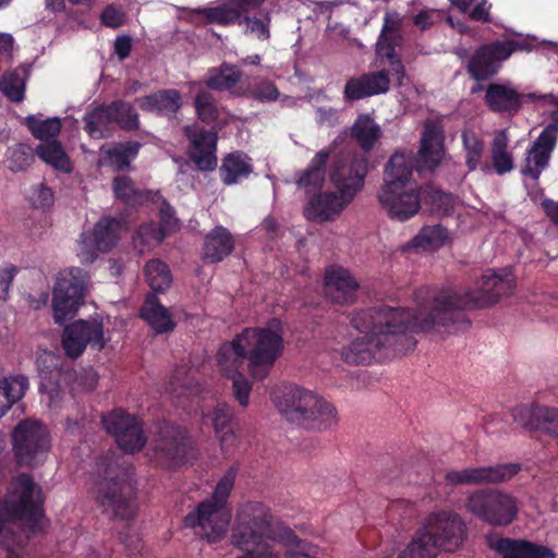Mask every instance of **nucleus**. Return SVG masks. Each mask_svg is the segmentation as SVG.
<instances>
[{
    "instance_id": "ddd939ff",
    "label": "nucleus",
    "mask_w": 558,
    "mask_h": 558,
    "mask_svg": "<svg viewBox=\"0 0 558 558\" xmlns=\"http://www.w3.org/2000/svg\"><path fill=\"white\" fill-rule=\"evenodd\" d=\"M86 296V272L73 267L60 272L52 291V310L54 322L63 325L72 319Z\"/></svg>"
},
{
    "instance_id": "f3484780",
    "label": "nucleus",
    "mask_w": 558,
    "mask_h": 558,
    "mask_svg": "<svg viewBox=\"0 0 558 558\" xmlns=\"http://www.w3.org/2000/svg\"><path fill=\"white\" fill-rule=\"evenodd\" d=\"M87 344L97 351L105 348L102 322L80 319L64 328L62 348L69 357L77 359L81 356Z\"/></svg>"
},
{
    "instance_id": "4c0bfd02",
    "label": "nucleus",
    "mask_w": 558,
    "mask_h": 558,
    "mask_svg": "<svg viewBox=\"0 0 558 558\" xmlns=\"http://www.w3.org/2000/svg\"><path fill=\"white\" fill-rule=\"evenodd\" d=\"M209 417L221 448L226 450L233 446L236 438L233 432V409L227 403H218Z\"/></svg>"
},
{
    "instance_id": "423d86ee",
    "label": "nucleus",
    "mask_w": 558,
    "mask_h": 558,
    "mask_svg": "<svg viewBox=\"0 0 558 558\" xmlns=\"http://www.w3.org/2000/svg\"><path fill=\"white\" fill-rule=\"evenodd\" d=\"M43 514L40 487L31 474H20L11 483V495L0 498V545L9 548L15 543L11 524L23 521L35 529Z\"/></svg>"
},
{
    "instance_id": "dca6fc26",
    "label": "nucleus",
    "mask_w": 558,
    "mask_h": 558,
    "mask_svg": "<svg viewBox=\"0 0 558 558\" xmlns=\"http://www.w3.org/2000/svg\"><path fill=\"white\" fill-rule=\"evenodd\" d=\"M367 167L365 157L341 154L332 160L329 179L347 201H352L364 185Z\"/></svg>"
},
{
    "instance_id": "bb28decb",
    "label": "nucleus",
    "mask_w": 558,
    "mask_h": 558,
    "mask_svg": "<svg viewBox=\"0 0 558 558\" xmlns=\"http://www.w3.org/2000/svg\"><path fill=\"white\" fill-rule=\"evenodd\" d=\"M141 110L173 120L182 107V96L178 89H159L137 99Z\"/></svg>"
},
{
    "instance_id": "4468645a",
    "label": "nucleus",
    "mask_w": 558,
    "mask_h": 558,
    "mask_svg": "<svg viewBox=\"0 0 558 558\" xmlns=\"http://www.w3.org/2000/svg\"><path fill=\"white\" fill-rule=\"evenodd\" d=\"M525 49L521 40H495L480 46L466 64V71L476 82L494 77L500 70L501 63L514 51Z\"/></svg>"
},
{
    "instance_id": "4d7b16f0",
    "label": "nucleus",
    "mask_w": 558,
    "mask_h": 558,
    "mask_svg": "<svg viewBox=\"0 0 558 558\" xmlns=\"http://www.w3.org/2000/svg\"><path fill=\"white\" fill-rule=\"evenodd\" d=\"M165 231L161 227L154 223H145L138 227L135 232V245L150 246L160 244L165 239Z\"/></svg>"
},
{
    "instance_id": "6e6552de",
    "label": "nucleus",
    "mask_w": 558,
    "mask_h": 558,
    "mask_svg": "<svg viewBox=\"0 0 558 558\" xmlns=\"http://www.w3.org/2000/svg\"><path fill=\"white\" fill-rule=\"evenodd\" d=\"M351 325L364 333L363 337L353 340L341 352V357L347 364H371L375 349L383 345L384 311L381 307H371L354 311Z\"/></svg>"
},
{
    "instance_id": "680f3d73",
    "label": "nucleus",
    "mask_w": 558,
    "mask_h": 558,
    "mask_svg": "<svg viewBox=\"0 0 558 558\" xmlns=\"http://www.w3.org/2000/svg\"><path fill=\"white\" fill-rule=\"evenodd\" d=\"M229 378L232 379V389L235 400L240 405L247 407L252 391L251 383L243 374H235Z\"/></svg>"
},
{
    "instance_id": "e2e57ef3",
    "label": "nucleus",
    "mask_w": 558,
    "mask_h": 558,
    "mask_svg": "<svg viewBox=\"0 0 558 558\" xmlns=\"http://www.w3.org/2000/svg\"><path fill=\"white\" fill-rule=\"evenodd\" d=\"M242 24L247 25V31L254 34L259 40H267L270 37L269 22L270 19L267 16V22L254 16L244 15L241 19Z\"/></svg>"
},
{
    "instance_id": "e433bc0d",
    "label": "nucleus",
    "mask_w": 558,
    "mask_h": 558,
    "mask_svg": "<svg viewBox=\"0 0 558 558\" xmlns=\"http://www.w3.org/2000/svg\"><path fill=\"white\" fill-rule=\"evenodd\" d=\"M449 238V232L440 223L427 225L405 245V250H422L434 252L442 247Z\"/></svg>"
},
{
    "instance_id": "7c9ffc66",
    "label": "nucleus",
    "mask_w": 558,
    "mask_h": 558,
    "mask_svg": "<svg viewBox=\"0 0 558 558\" xmlns=\"http://www.w3.org/2000/svg\"><path fill=\"white\" fill-rule=\"evenodd\" d=\"M313 405L305 410L300 427L311 430H327L338 424V411L328 400L313 393Z\"/></svg>"
},
{
    "instance_id": "4be33fe9",
    "label": "nucleus",
    "mask_w": 558,
    "mask_h": 558,
    "mask_svg": "<svg viewBox=\"0 0 558 558\" xmlns=\"http://www.w3.org/2000/svg\"><path fill=\"white\" fill-rule=\"evenodd\" d=\"M513 421L529 430L558 437V409L539 404H520L511 410Z\"/></svg>"
},
{
    "instance_id": "13d9d810",
    "label": "nucleus",
    "mask_w": 558,
    "mask_h": 558,
    "mask_svg": "<svg viewBox=\"0 0 558 558\" xmlns=\"http://www.w3.org/2000/svg\"><path fill=\"white\" fill-rule=\"evenodd\" d=\"M248 93L252 98L262 102L276 101L279 98L276 84L267 78L254 83Z\"/></svg>"
},
{
    "instance_id": "bf43d9fd",
    "label": "nucleus",
    "mask_w": 558,
    "mask_h": 558,
    "mask_svg": "<svg viewBox=\"0 0 558 558\" xmlns=\"http://www.w3.org/2000/svg\"><path fill=\"white\" fill-rule=\"evenodd\" d=\"M0 90L11 100L21 101L24 97V90L20 82V76L15 73L3 75L0 80Z\"/></svg>"
},
{
    "instance_id": "2f4dec72",
    "label": "nucleus",
    "mask_w": 558,
    "mask_h": 558,
    "mask_svg": "<svg viewBox=\"0 0 558 558\" xmlns=\"http://www.w3.org/2000/svg\"><path fill=\"white\" fill-rule=\"evenodd\" d=\"M140 317L158 335L169 333L177 324L169 310L155 293H147L140 308Z\"/></svg>"
},
{
    "instance_id": "de8ad7c7",
    "label": "nucleus",
    "mask_w": 558,
    "mask_h": 558,
    "mask_svg": "<svg viewBox=\"0 0 558 558\" xmlns=\"http://www.w3.org/2000/svg\"><path fill=\"white\" fill-rule=\"evenodd\" d=\"M109 108L112 113L113 125L116 124L119 129L126 132L140 129V116L131 102L117 99L109 104Z\"/></svg>"
},
{
    "instance_id": "39448f33",
    "label": "nucleus",
    "mask_w": 558,
    "mask_h": 558,
    "mask_svg": "<svg viewBox=\"0 0 558 558\" xmlns=\"http://www.w3.org/2000/svg\"><path fill=\"white\" fill-rule=\"evenodd\" d=\"M238 469L230 466L217 482L209 498L201 501L184 517L185 527L192 529L196 535L209 543L222 539L231 520L228 499L234 487Z\"/></svg>"
},
{
    "instance_id": "7ed1b4c3",
    "label": "nucleus",
    "mask_w": 558,
    "mask_h": 558,
    "mask_svg": "<svg viewBox=\"0 0 558 558\" xmlns=\"http://www.w3.org/2000/svg\"><path fill=\"white\" fill-rule=\"evenodd\" d=\"M231 541L243 551L236 558H278L271 543H281L289 548L286 558H327L317 546L301 539L294 531L276 520L269 507L259 501L241 505L235 514Z\"/></svg>"
},
{
    "instance_id": "a18cd8bd",
    "label": "nucleus",
    "mask_w": 558,
    "mask_h": 558,
    "mask_svg": "<svg viewBox=\"0 0 558 558\" xmlns=\"http://www.w3.org/2000/svg\"><path fill=\"white\" fill-rule=\"evenodd\" d=\"M142 144L135 141L116 143L106 150V156L114 171L121 172L130 167V163L138 155Z\"/></svg>"
},
{
    "instance_id": "5701e85b",
    "label": "nucleus",
    "mask_w": 558,
    "mask_h": 558,
    "mask_svg": "<svg viewBox=\"0 0 558 558\" xmlns=\"http://www.w3.org/2000/svg\"><path fill=\"white\" fill-rule=\"evenodd\" d=\"M359 288V281L348 269L341 266L326 268L324 289L330 302L340 305L352 304L356 300Z\"/></svg>"
},
{
    "instance_id": "338daca9",
    "label": "nucleus",
    "mask_w": 558,
    "mask_h": 558,
    "mask_svg": "<svg viewBox=\"0 0 558 558\" xmlns=\"http://www.w3.org/2000/svg\"><path fill=\"white\" fill-rule=\"evenodd\" d=\"M440 20L438 11L433 9L421 10L414 17L413 23L420 29L425 31L432 27L436 22Z\"/></svg>"
},
{
    "instance_id": "473e14b6",
    "label": "nucleus",
    "mask_w": 558,
    "mask_h": 558,
    "mask_svg": "<svg viewBox=\"0 0 558 558\" xmlns=\"http://www.w3.org/2000/svg\"><path fill=\"white\" fill-rule=\"evenodd\" d=\"M218 365L226 377L242 374L240 369L244 362H248V355L241 335L238 333L231 341L220 345L217 354Z\"/></svg>"
},
{
    "instance_id": "72a5a7b5",
    "label": "nucleus",
    "mask_w": 558,
    "mask_h": 558,
    "mask_svg": "<svg viewBox=\"0 0 558 558\" xmlns=\"http://www.w3.org/2000/svg\"><path fill=\"white\" fill-rule=\"evenodd\" d=\"M241 78L242 72L236 65L222 62L219 66L208 70L205 85L211 90L229 92L233 96H241L243 93L236 88Z\"/></svg>"
},
{
    "instance_id": "412c9836",
    "label": "nucleus",
    "mask_w": 558,
    "mask_h": 558,
    "mask_svg": "<svg viewBox=\"0 0 558 558\" xmlns=\"http://www.w3.org/2000/svg\"><path fill=\"white\" fill-rule=\"evenodd\" d=\"M313 393L296 385H283L274 391L272 401L288 422L300 426L305 410L315 402Z\"/></svg>"
},
{
    "instance_id": "393cba45",
    "label": "nucleus",
    "mask_w": 558,
    "mask_h": 558,
    "mask_svg": "<svg viewBox=\"0 0 558 558\" xmlns=\"http://www.w3.org/2000/svg\"><path fill=\"white\" fill-rule=\"evenodd\" d=\"M383 93L384 69L349 77L343 88V100L354 102Z\"/></svg>"
},
{
    "instance_id": "aec40b11",
    "label": "nucleus",
    "mask_w": 558,
    "mask_h": 558,
    "mask_svg": "<svg viewBox=\"0 0 558 558\" xmlns=\"http://www.w3.org/2000/svg\"><path fill=\"white\" fill-rule=\"evenodd\" d=\"M558 126L549 123L539 133L537 138L526 151L525 166L521 169V173L525 177L537 181L543 170H545L551 157V153L557 145Z\"/></svg>"
},
{
    "instance_id": "79ce46f5",
    "label": "nucleus",
    "mask_w": 558,
    "mask_h": 558,
    "mask_svg": "<svg viewBox=\"0 0 558 558\" xmlns=\"http://www.w3.org/2000/svg\"><path fill=\"white\" fill-rule=\"evenodd\" d=\"M35 153L45 163L59 172L70 173L73 170L72 162L58 140L39 144Z\"/></svg>"
},
{
    "instance_id": "3c124183",
    "label": "nucleus",
    "mask_w": 558,
    "mask_h": 558,
    "mask_svg": "<svg viewBox=\"0 0 558 558\" xmlns=\"http://www.w3.org/2000/svg\"><path fill=\"white\" fill-rule=\"evenodd\" d=\"M112 189L116 197L129 206L142 204L147 199L146 193L137 189L129 175L116 177L112 181Z\"/></svg>"
},
{
    "instance_id": "c9c22d12",
    "label": "nucleus",
    "mask_w": 558,
    "mask_h": 558,
    "mask_svg": "<svg viewBox=\"0 0 558 558\" xmlns=\"http://www.w3.org/2000/svg\"><path fill=\"white\" fill-rule=\"evenodd\" d=\"M253 172L251 158L242 151H233L222 159L219 175L223 184H236Z\"/></svg>"
},
{
    "instance_id": "20e7f679",
    "label": "nucleus",
    "mask_w": 558,
    "mask_h": 558,
    "mask_svg": "<svg viewBox=\"0 0 558 558\" xmlns=\"http://www.w3.org/2000/svg\"><path fill=\"white\" fill-rule=\"evenodd\" d=\"M90 494L110 519L130 521L136 513V481L133 466L114 451L98 456L89 472Z\"/></svg>"
},
{
    "instance_id": "0eeeda50",
    "label": "nucleus",
    "mask_w": 558,
    "mask_h": 558,
    "mask_svg": "<svg viewBox=\"0 0 558 558\" xmlns=\"http://www.w3.org/2000/svg\"><path fill=\"white\" fill-rule=\"evenodd\" d=\"M465 524L452 511L430 513L423 527L398 558H435L439 549L453 551L463 541Z\"/></svg>"
},
{
    "instance_id": "f03ea898",
    "label": "nucleus",
    "mask_w": 558,
    "mask_h": 558,
    "mask_svg": "<svg viewBox=\"0 0 558 558\" xmlns=\"http://www.w3.org/2000/svg\"><path fill=\"white\" fill-rule=\"evenodd\" d=\"M442 128L427 121L417 154L396 153L386 162V209L391 218L405 221L418 213L422 186L411 181L412 172H433L442 159Z\"/></svg>"
},
{
    "instance_id": "a19ab883",
    "label": "nucleus",
    "mask_w": 558,
    "mask_h": 558,
    "mask_svg": "<svg viewBox=\"0 0 558 558\" xmlns=\"http://www.w3.org/2000/svg\"><path fill=\"white\" fill-rule=\"evenodd\" d=\"M28 389L25 375H13L0 380V418L19 402Z\"/></svg>"
},
{
    "instance_id": "8fccbe9b",
    "label": "nucleus",
    "mask_w": 558,
    "mask_h": 558,
    "mask_svg": "<svg viewBox=\"0 0 558 558\" xmlns=\"http://www.w3.org/2000/svg\"><path fill=\"white\" fill-rule=\"evenodd\" d=\"M461 140L465 153V166L470 172L475 171L480 167L484 155V141L472 130H464Z\"/></svg>"
},
{
    "instance_id": "f8f14e48",
    "label": "nucleus",
    "mask_w": 558,
    "mask_h": 558,
    "mask_svg": "<svg viewBox=\"0 0 558 558\" xmlns=\"http://www.w3.org/2000/svg\"><path fill=\"white\" fill-rule=\"evenodd\" d=\"M12 445L16 463L33 469L47 458L50 449L49 432L40 422L22 421L12 432Z\"/></svg>"
},
{
    "instance_id": "a878e982",
    "label": "nucleus",
    "mask_w": 558,
    "mask_h": 558,
    "mask_svg": "<svg viewBox=\"0 0 558 558\" xmlns=\"http://www.w3.org/2000/svg\"><path fill=\"white\" fill-rule=\"evenodd\" d=\"M351 203L344 195L326 192L313 195L304 207V216L307 220L323 222L332 220L343 208Z\"/></svg>"
},
{
    "instance_id": "f257e3e1",
    "label": "nucleus",
    "mask_w": 558,
    "mask_h": 558,
    "mask_svg": "<svg viewBox=\"0 0 558 558\" xmlns=\"http://www.w3.org/2000/svg\"><path fill=\"white\" fill-rule=\"evenodd\" d=\"M514 288L512 279L496 274L483 275L475 290L421 288L414 293L415 311L386 305V347L395 336L407 332H427L436 328L448 332L465 331L472 324L466 311L489 307L501 296L511 294Z\"/></svg>"
},
{
    "instance_id": "58836bf2",
    "label": "nucleus",
    "mask_w": 558,
    "mask_h": 558,
    "mask_svg": "<svg viewBox=\"0 0 558 558\" xmlns=\"http://www.w3.org/2000/svg\"><path fill=\"white\" fill-rule=\"evenodd\" d=\"M84 130L92 138H106L112 134L113 121L109 104H102L86 112Z\"/></svg>"
},
{
    "instance_id": "37998d69",
    "label": "nucleus",
    "mask_w": 558,
    "mask_h": 558,
    "mask_svg": "<svg viewBox=\"0 0 558 558\" xmlns=\"http://www.w3.org/2000/svg\"><path fill=\"white\" fill-rule=\"evenodd\" d=\"M422 205L426 210L437 216H449L454 210V197L433 185L422 186Z\"/></svg>"
},
{
    "instance_id": "c85d7f7f",
    "label": "nucleus",
    "mask_w": 558,
    "mask_h": 558,
    "mask_svg": "<svg viewBox=\"0 0 558 558\" xmlns=\"http://www.w3.org/2000/svg\"><path fill=\"white\" fill-rule=\"evenodd\" d=\"M494 549L502 558H556V553L542 544L527 539L501 537Z\"/></svg>"
},
{
    "instance_id": "774afa93",
    "label": "nucleus",
    "mask_w": 558,
    "mask_h": 558,
    "mask_svg": "<svg viewBox=\"0 0 558 558\" xmlns=\"http://www.w3.org/2000/svg\"><path fill=\"white\" fill-rule=\"evenodd\" d=\"M490 8L492 4L488 0H480L475 3L474 8L470 9L466 13L474 22L492 23Z\"/></svg>"
},
{
    "instance_id": "b1692460",
    "label": "nucleus",
    "mask_w": 558,
    "mask_h": 558,
    "mask_svg": "<svg viewBox=\"0 0 558 558\" xmlns=\"http://www.w3.org/2000/svg\"><path fill=\"white\" fill-rule=\"evenodd\" d=\"M531 97L509 85L492 83L486 87L484 101L492 112L513 117L521 110L524 99Z\"/></svg>"
},
{
    "instance_id": "69168bd1",
    "label": "nucleus",
    "mask_w": 558,
    "mask_h": 558,
    "mask_svg": "<svg viewBox=\"0 0 558 558\" xmlns=\"http://www.w3.org/2000/svg\"><path fill=\"white\" fill-rule=\"evenodd\" d=\"M124 13L114 5H107L100 14L102 25L110 28H118L124 23Z\"/></svg>"
},
{
    "instance_id": "09e8293b",
    "label": "nucleus",
    "mask_w": 558,
    "mask_h": 558,
    "mask_svg": "<svg viewBox=\"0 0 558 558\" xmlns=\"http://www.w3.org/2000/svg\"><path fill=\"white\" fill-rule=\"evenodd\" d=\"M195 13L204 16L206 24H218L220 26L242 24L240 14L232 4H229V1L217 7L198 8Z\"/></svg>"
},
{
    "instance_id": "6ab92c4d",
    "label": "nucleus",
    "mask_w": 558,
    "mask_h": 558,
    "mask_svg": "<svg viewBox=\"0 0 558 558\" xmlns=\"http://www.w3.org/2000/svg\"><path fill=\"white\" fill-rule=\"evenodd\" d=\"M520 471L514 463L497 464L494 466L465 468L450 470L445 474V481L452 486L496 484L509 481Z\"/></svg>"
},
{
    "instance_id": "6e6d98bb",
    "label": "nucleus",
    "mask_w": 558,
    "mask_h": 558,
    "mask_svg": "<svg viewBox=\"0 0 558 558\" xmlns=\"http://www.w3.org/2000/svg\"><path fill=\"white\" fill-rule=\"evenodd\" d=\"M35 150L26 144H16L9 149L8 168L12 172L25 171L35 160Z\"/></svg>"
},
{
    "instance_id": "49530a36",
    "label": "nucleus",
    "mask_w": 558,
    "mask_h": 558,
    "mask_svg": "<svg viewBox=\"0 0 558 558\" xmlns=\"http://www.w3.org/2000/svg\"><path fill=\"white\" fill-rule=\"evenodd\" d=\"M380 134V128L368 114H361L356 118L351 136L357 142L361 148L368 151L373 148Z\"/></svg>"
},
{
    "instance_id": "603ef678",
    "label": "nucleus",
    "mask_w": 558,
    "mask_h": 558,
    "mask_svg": "<svg viewBox=\"0 0 558 558\" xmlns=\"http://www.w3.org/2000/svg\"><path fill=\"white\" fill-rule=\"evenodd\" d=\"M25 125L35 138L46 142L48 138L56 140L61 132L62 123L59 118L41 120L35 116L25 118Z\"/></svg>"
},
{
    "instance_id": "cd10ccee",
    "label": "nucleus",
    "mask_w": 558,
    "mask_h": 558,
    "mask_svg": "<svg viewBox=\"0 0 558 558\" xmlns=\"http://www.w3.org/2000/svg\"><path fill=\"white\" fill-rule=\"evenodd\" d=\"M393 21L391 16L386 13V92L390 86L402 87L409 82L405 76L404 66L400 58L396 53V47L402 43V37L391 32Z\"/></svg>"
},
{
    "instance_id": "2eb2a0df",
    "label": "nucleus",
    "mask_w": 558,
    "mask_h": 558,
    "mask_svg": "<svg viewBox=\"0 0 558 558\" xmlns=\"http://www.w3.org/2000/svg\"><path fill=\"white\" fill-rule=\"evenodd\" d=\"M101 424L106 432L114 437L118 447L124 453L140 452L147 442L140 421L122 409L102 414Z\"/></svg>"
},
{
    "instance_id": "864d4df0",
    "label": "nucleus",
    "mask_w": 558,
    "mask_h": 558,
    "mask_svg": "<svg viewBox=\"0 0 558 558\" xmlns=\"http://www.w3.org/2000/svg\"><path fill=\"white\" fill-rule=\"evenodd\" d=\"M169 386L171 392L178 396H184L198 391V383L193 374V371L186 365H178L174 368Z\"/></svg>"
},
{
    "instance_id": "ea45409f",
    "label": "nucleus",
    "mask_w": 558,
    "mask_h": 558,
    "mask_svg": "<svg viewBox=\"0 0 558 558\" xmlns=\"http://www.w3.org/2000/svg\"><path fill=\"white\" fill-rule=\"evenodd\" d=\"M509 134L506 130L495 133L490 144V159L494 171L504 175L514 168L513 155L509 151Z\"/></svg>"
},
{
    "instance_id": "052dcab7",
    "label": "nucleus",
    "mask_w": 558,
    "mask_h": 558,
    "mask_svg": "<svg viewBox=\"0 0 558 558\" xmlns=\"http://www.w3.org/2000/svg\"><path fill=\"white\" fill-rule=\"evenodd\" d=\"M190 159L199 171H213L217 167L216 149H192Z\"/></svg>"
},
{
    "instance_id": "0e129e2a",
    "label": "nucleus",
    "mask_w": 558,
    "mask_h": 558,
    "mask_svg": "<svg viewBox=\"0 0 558 558\" xmlns=\"http://www.w3.org/2000/svg\"><path fill=\"white\" fill-rule=\"evenodd\" d=\"M191 142L192 149H217V134L210 130H201Z\"/></svg>"
},
{
    "instance_id": "9b49d317",
    "label": "nucleus",
    "mask_w": 558,
    "mask_h": 558,
    "mask_svg": "<svg viewBox=\"0 0 558 558\" xmlns=\"http://www.w3.org/2000/svg\"><path fill=\"white\" fill-rule=\"evenodd\" d=\"M155 442L153 459L162 469H177L195 454L192 437L181 425L165 422L158 428Z\"/></svg>"
},
{
    "instance_id": "f704fd0d",
    "label": "nucleus",
    "mask_w": 558,
    "mask_h": 558,
    "mask_svg": "<svg viewBox=\"0 0 558 558\" xmlns=\"http://www.w3.org/2000/svg\"><path fill=\"white\" fill-rule=\"evenodd\" d=\"M332 149L324 148L315 154L308 167L304 170L296 183L300 187L306 190L307 193L319 191L325 182L326 167L330 159Z\"/></svg>"
},
{
    "instance_id": "1a4fd4ad",
    "label": "nucleus",
    "mask_w": 558,
    "mask_h": 558,
    "mask_svg": "<svg viewBox=\"0 0 558 558\" xmlns=\"http://www.w3.org/2000/svg\"><path fill=\"white\" fill-rule=\"evenodd\" d=\"M240 335L248 355L251 375L257 380L265 379L282 354V335L269 327H247Z\"/></svg>"
},
{
    "instance_id": "5fc2aeb1",
    "label": "nucleus",
    "mask_w": 558,
    "mask_h": 558,
    "mask_svg": "<svg viewBox=\"0 0 558 558\" xmlns=\"http://www.w3.org/2000/svg\"><path fill=\"white\" fill-rule=\"evenodd\" d=\"M194 108L197 118L206 124H211L219 118V110L215 98L208 90L202 89L195 95Z\"/></svg>"
},
{
    "instance_id": "9d476101",
    "label": "nucleus",
    "mask_w": 558,
    "mask_h": 558,
    "mask_svg": "<svg viewBox=\"0 0 558 558\" xmlns=\"http://www.w3.org/2000/svg\"><path fill=\"white\" fill-rule=\"evenodd\" d=\"M465 508L474 517L493 526H508L518 515L517 499L498 489H480L472 493Z\"/></svg>"
},
{
    "instance_id": "c03bdc74",
    "label": "nucleus",
    "mask_w": 558,
    "mask_h": 558,
    "mask_svg": "<svg viewBox=\"0 0 558 558\" xmlns=\"http://www.w3.org/2000/svg\"><path fill=\"white\" fill-rule=\"evenodd\" d=\"M144 278L153 290L151 293L165 292L172 283V274L169 266L159 258L148 260L144 266Z\"/></svg>"
},
{
    "instance_id": "c756f323",
    "label": "nucleus",
    "mask_w": 558,
    "mask_h": 558,
    "mask_svg": "<svg viewBox=\"0 0 558 558\" xmlns=\"http://www.w3.org/2000/svg\"><path fill=\"white\" fill-rule=\"evenodd\" d=\"M235 247L232 233L223 226L214 227L204 238L202 258L209 264L222 262Z\"/></svg>"
},
{
    "instance_id": "a211bd4d",
    "label": "nucleus",
    "mask_w": 558,
    "mask_h": 558,
    "mask_svg": "<svg viewBox=\"0 0 558 558\" xmlns=\"http://www.w3.org/2000/svg\"><path fill=\"white\" fill-rule=\"evenodd\" d=\"M121 227V221L117 218H100L92 232L82 234V260L93 263L98 253L110 252L120 239Z\"/></svg>"
}]
</instances>
